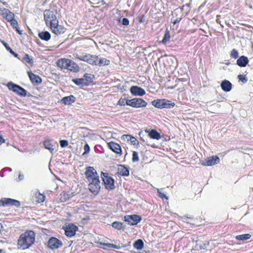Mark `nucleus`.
Returning <instances> with one entry per match:
<instances>
[{"instance_id":"obj_12","label":"nucleus","mask_w":253,"mask_h":253,"mask_svg":"<svg viewBox=\"0 0 253 253\" xmlns=\"http://www.w3.org/2000/svg\"><path fill=\"white\" fill-rule=\"evenodd\" d=\"M84 174L87 180L99 178L96 170L92 167H87L86 168Z\"/></svg>"},{"instance_id":"obj_21","label":"nucleus","mask_w":253,"mask_h":253,"mask_svg":"<svg viewBox=\"0 0 253 253\" xmlns=\"http://www.w3.org/2000/svg\"><path fill=\"white\" fill-rule=\"evenodd\" d=\"M75 97L74 95H71L70 96H65L62 98V99L61 100V102L65 105H69L75 102Z\"/></svg>"},{"instance_id":"obj_41","label":"nucleus","mask_w":253,"mask_h":253,"mask_svg":"<svg viewBox=\"0 0 253 253\" xmlns=\"http://www.w3.org/2000/svg\"><path fill=\"white\" fill-rule=\"evenodd\" d=\"M174 14H176V16L177 15V14H176V11H175L173 12V13L172 14L173 16L171 19L172 23L173 24H175L177 23H179L181 21V20L182 19V15H180L179 17H175L174 16Z\"/></svg>"},{"instance_id":"obj_22","label":"nucleus","mask_w":253,"mask_h":253,"mask_svg":"<svg viewBox=\"0 0 253 253\" xmlns=\"http://www.w3.org/2000/svg\"><path fill=\"white\" fill-rule=\"evenodd\" d=\"M249 63V59L247 56L242 55L237 60V64L241 67H246Z\"/></svg>"},{"instance_id":"obj_40","label":"nucleus","mask_w":253,"mask_h":253,"mask_svg":"<svg viewBox=\"0 0 253 253\" xmlns=\"http://www.w3.org/2000/svg\"><path fill=\"white\" fill-rule=\"evenodd\" d=\"M170 36L169 31L167 29L164 37L162 40V42L164 44H166L170 40Z\"/></svg>"},{"instance_id":"obj_31","label":"nucleus","mask_w":253,"mask_h":253,"mask_svg":"<svg viewBox=\"0 0 253 253\" xmlns=\"http://www.w3.org/2000/svg\"><path fill=\"white\" fill-rule=\"evenodd\" d=\"M110 60L107 59L106 58H103L100 59L99 60H96L95 65L99 66L108 65L110 64Z\"/></svg>"},{"instance_id":"obj_13","label":"nucleus","mask_w":253,"mask_h":253,"mask_svg":"<svg viewBox=\"0 0 253 253\" xmlns=\"http://www.w3.org/2000/svg\"><path fill=\"white\" fill-rule=\"evenodd\" d=\"M62 245V242L55 237L50 238L47 242L48 247L52 250L57 249L61 247Z\"/></svg>"},{"instance_id":"obj_24","label":"nucleus","mask_w":253,"mask_h":253,"mask_svg":"<svg viewBox=\"0 0 253 253\" xmlns=\"http://www.w3.org/2000/svg\"><path fill=\"white\" fill-rule=\"evenodd\" d=\"M71 62V60L69 59L62 58L57 61V65L58 67L61 69H67V65Z\"/></svg>"},{"instance_id":"obj_9","label":"nucleus","mask_w":253,"mask_h":253,"mask_svg":"<svg viewBox=\"0 0 253 253\" xmlns=\"http://www.w3.org/2000/svg\"><path fill=\"white\" fill-rule=\"evenodd\" d=\"M220 163V159L217 156H212L208 157L201 162V165L204 166H212Z\"/></svg>"},{"instance_id":"obj_38","label":"nucleus","mask_w":253,"mask_h":253,"mask_svg":"<svg viewBox=\"0 0 253 253\" xmlns=\"http://www.w3.org/2000/svg\"><path fill=\"white\" fill-rule=\"evenodd\" d=\"M251 237L250 234H245L236 236L235 238L238 240L245 241L249 239Z\"/></svg>"},{"instance_id":"obj_52","label":"nucleus","mask_w":253,"mask_h":253,"mask_svg":"<svg viewBox=\"0 0 253 253\" xmlns=\"http://www.w3.org/2000/svg\"><path fill=\"white\" fill-rule=\"evenodd\" d=\"M157 192L159 194V197L162 199H168V197L165 194L162 193L159 189H157Z\"/></svg>"},{"instance_id":"obj_55","label":"nucleus","mask_w":253,"mask_h":253,"mask_svg":"<svg viewBox=\"0 0 253 253\" xmlns=\"http://www.w3.org/2000/svg\"><path fill=\"white\" fill-rule=\"evenodd\" d=\"M24 175L22 173L19 172V175H18V181L22 180L24 179Z\"/></svg>"},{"instance_id":"obj_48","label":"nucleus","mask_w":253,"mask_h":253,"mask_svg":"<svg viewBox=\"0 0 253 253\" xmlns=\"http://www.w3.org/2000/svg\"><path fill=\"white\" fill-rule=\"evenodd\" d=\"M129 141L131 144L134 145L138 144V141L133 136H130Z\"/></svg>"},{"instance_id":"obj_54","label":"nucleus","mask_w":253,"mask_h":253,"mask_svg":"<svg viewBox=\"0 0 253 253\" xmlns=\"http://www.w3.org/2000/svg\"><path fill=\"white\" fill-rule=\"evenodd\" d=\"M187 218H192V217H187L186 216H184L183 217H181V219L182 220V222H183V223H190L189 222H188L187 220Z\"/></svg>"},{"instance_id":"obj_32","label":"nucleus","mask_w":253,"mask_h":253,"mask_svg":"<svg viewBox=\"0 0 253 253\" xmlns=\"http://www.w3.org/2000/svg\"><path fill=\"white\" fill-rule=\"evenodd\" d=\"M73 82L77 85L87 86L88 85V83L84 81L83 78L81 79H75Z\"/></svg>"},{"instance_id":"obj_10","label":"nucleus","mask_w":253,"mask_h":253,"mask_svg":"<svg viewBox=\"0 0 253 253\" xmlns=\"http://www.w3.org/2000/svg\"><path fill=\"white\" fill-rule=\"evenodd\" d=\"M20 203L19 201L10 198H2L0 200V206L6 207L8 206H14L19 207Z\"/></svg>"},{"instance_id":"obj_58","label":"nucleus","mask_w":253,"mask_h":253,"mask_svg":"<svg viewBox=\"0 0 253 253\" xmlns=\"http://www.w3.org/2000/svg\"><path fill=\"white\" fill-rule=\"evenodd\" d=\"M205 248H206V244H204V246L200 247V249H204Z\"/></svg>"},{"instance_id":"obj_56","label":"nucleus","mask_w":253,"mask_h":253,"mask_svg":"<svg viewBox=\"0 0 253 253\" xmlns=\"http://www.w3.org/2000/svg\"><path fill=\"white\" fill-rule=\"evenodd\" d=\"M220 17V15H217L216 19V22L217 23L219 24L221 26L223 27V26L220 23V21L219 19V17Z\"/></svg>"},{"instance_id":"obj_42","label":"nucleus","mask_w":253,"mask_h":253,"mask_svg":"<svg viewBox=\"0 0 253 253\" xmlns=\"http://www.w3.org/2000/svg\"><path fill=\"white\" fill-rule=\"evenodd\" d=\"M9 22H10L11 26L13 28L15 29L16 31L18 33H19L20 34H21V33L19 30V28L18 27V23H17V20L16 19H15L14 18L13 19H12L11 21H9Z\"/></svg>"},{"instance_id":"obj_28","label":"nucleus","mask_w":253,"mask_h":253,"mask_svg":"<svg viewBox=\"0 0 253 253\" xmlns=\"http://www.w3.org/2000/svg\"><path fill=\"white\" fill-rule=\"evenodd\" d=\"M43 144L46 149L48 150L51 153H52L54 150V146L52 144L51 140L47 139L43 142Z\"/></svg>"},{"instance_id":"obj_17","label":"nucleus","mask_w":253,"mask_h":253,"mask_svg":"<svg viewBox=\"0 0 253 253\" xmlns=\"http://www.w3.org/2000/svg\"><path fill=\"white\" fill-rule=\"evenodd\" d=\"M50 27L52 32L57 35L63 34L66 31V29L63 26L58 24V21L57 22V24L51 25Z\"/></svg>"},{"instance_id":"obj_49","label":"nucleus","mask_w":253,"mask_h":253,"mask_svg":"<svg viewBox=\"0 0 253 253\" xmlns=\"http://www.w3.org/2000/svg\"><path fill=\"white\" fill-rule=\"evenodd\" d=\"M127 100L128 99H126L125 98H121L118 102V104L121 106H124L125 104H126V102L127 101Z\"/></svg>"},{"instance_id":"obj_46","label":"nucleus","mask_w":253,"mask_h":253,"mask_svg":"<svg viewBox=\"0 0 253 253\" xmlns=\"http://www.w3.org/2000/svg\"><path fill=\"white\" fill-rule=\"evenodd\" d=\"M238 79L244 84L246 83L248 81V78L246 75H239L238 76Z\"/></svg>"},{"instance_id":"obj_36","label":"nucleus","mask_w":253,"mask_h":253,"mask_svg":"<svg viewBox=\"0 0 253 253\" xmlns=\"http://www.w3.org/2000/svg\"><path fill=\"white\" fill-rule=\"evenodd\" d=\"M94 77L93 75L90 74H85L84 75L83 79L84 80V81L88 83V84L89 83L93 82Z\"/></svg>"},{"instance_id":"obj_18","label":"nucleus","mask_w":253,"mask_h":253,"mask_svg":"<svg viewBox=\"0 0 253 253\" xmlns=\"http://www.w3.org/2000/svg\"><path fill=\"white\" fill-rule=\"evenodd\" d=\"M131 93L134 96H142L145 94L144 89L138 86H132L130 88Z\"/></svg>"},{"instance_id":"obj_5","label":"nucleus","mask_w":253,"mask_h":253,"mask_svg":"<svg viewBox=\"0 0 253 253\" xmlns=\"http://www.w3.org/2000/svg\"><path fill=\"white\" fill-rule=\"evenodd\" d=\"M88 182V189L94 195L98 194L100 189V181L99 178L87 180Z\"/></svg>"},{"instance_id":"obj_15","label":"nucleus","mask_w":253,"mask_h":253,"mask_svg":"<svg viewBox=\"0 0 253 253\" xmlns=\"http://www.w3.org/2000/svg\"><path fill=\"white\" fill-rule=\"evenodd\" d=\"M78 229V227L73 224H69L65 227V234L69 237L74 236Z\"/></svg>"},{"instance_id":"obj_7","label":"nucleus","mask_w":253,"mask_h":253,"mask_svg":"<svg viewBox=\"0 0 253 253\" xmlns=\"http://www.w3.org/2000/svg\"><path fill=\"white\" fill-rule=\"evenodd\" d=\"M126 105L134 108H140L146 107L147 103L143 99L140 98H135L132 99L127 100L126 102Z\"/></svg>"},{"instance_id":"obj_30","label":"nucleus","mask_w":253,"mask_h":253,"mask_svg":"<svg viewBox=\"0 0 253 253\" xmlns=\"http://www.w3.org/2000/svg\"><path fill=\"white\" fill-rule=\"evenodd\" d=\"M23 62L28 64L31 67L34 64V60L28 54H25L22 60Z\"/></svg>"},{"instance_id":"obj_1","label":"nucleus","mask_w":253,"mask_h":253,"mask_svg":"<svg viewBox=\"0 0 253 253\" xmlns=\"http://www.w3.org/2000/svg\"><path fill=\"white\" fill-rule=\"evenodd\" d=\"M35 241V233L32 230H28L22 234L17 242V247L21 250L29 249Z\"/></svg>"},{"instance_id":"obj_8","label":"nucleus","mask_w":253,"mask_h":253,"mask_svg":"<svg viewBox=\"0 0 253 253\" xmlns=\"http://www.w3.org/2000/svg\"><path fill=\"white\" fill-rule=\"evenodd\" d=\"M7 86L9 90L13 91L20 96H25L26 95L25 89L18 85L14 84L12 82H9L7 84Z\"/></svg>"},{"instance_id":"obj_14","label":"nucleus","mask_w":253,"mask_h":253,"mask_svg":"<svg viewBox=\"0 0 253 253\" xmlns=\"http://www.w3.org/2000/svg\"><path fill=\"white\" fill-rule=\"evenodd\" d=\"M0 14L8 22L14 18V14L8 9L0 7Z\"/></svg>"},{"instance_id":"obj_60","label":"nucleus","mask_w":253,"mask_h":253,"mask_svg":"<svg viewBox=\"0 0 253 253\" xmlns=\"http://www.w3.org/2000/svg\"><path fill=\"white\" fill-rule=\"evenodd\" d=\"M2 228V224L0 223V231L1 230V228Z\"/></svg>"},{"instance_id":"obj_35","label":"nucleus","mask_w":253,"mask_h":253,"mask_svg":"<svg viewBox=\"0 0 253 253\" xmlns=\"http://www.w3.org/2000/svg\"><path fill=\"white\" fill-rule=\"evenodd\" d=\"M144 243L142 240L139 239L136 241L133 244V247L138 250H141L143 248Z\"/></svg>"},{"instance_id":"obj_3","label":"nucleus","mask_w":253,"mask_h":253,"mask_svg":"<svg viewBox=\"0 0 253 253\" xmlns=\"http://www.w3.org/2000/svg\"><path fill=\"white\" fill-rule=\"evenodd\" d=\"M44 19L45 20L46 25L48 26L54 25L57 24L58 20L54 12L49 9H46L44 11L43 13Z\"/></svg>"},{"instance_id":"obj_43","label":"nucleus","mask_w":253,"mask_h":253,"mask_svg":"<svg viewBox=\"0 0 253 253\" xmlns=\"http://www.w3.org/2000/svg\"><path fill=\"white\" fill-rule=\"evenodd\" d=\"M112 226L115 229L120 230L122 228L123 223L120 222L115 221L112 223Z\"/></svg>"},{"instance_id":"obj_25","label":"nucleus","mask_w":253,"mask_h":253,"mask_svg":"<svg viewBox=\"0 0 253 253\" xmlns=\"http://www.w3.org/2000/svg\"><path fill=\"white\" fill-rule=\"evenodd\" d=\"M60 200L62 202L70 200L73 196V193L71 192H63L60 194Z\"/></svg>"},{"instance_id":"obj_2","label":"nucleus","mask_w":253,"mask_h":253,"mask_svg":"<svg viewBox=\"0 0 253 253\" xmlns=\"http://www.w3.org/2000/svg\"><path fill=\"white\" fill-rule=\"evenodd\" d=\"M152 104L154 107L163 109V108H171L175 106L174 102L166 99H157L154 100L152 102Z\"/></svg>"},{"instance_id":"obj_6","label":"nucleus","mask_w":253,"mask_h":253,"mask_svg":"<svg viewBox=\"0 0 253 253\" xmlns=\"http://www.w3.org/2000/svg\"><path fill=\"white\" fill-rule=\"evenodd\" d=\"M101 177L105 188L108 190L115 188L114 180L108 173L101 172Z\"/></svg>"},{"instance_id":"obj_61","label":"nucleus","mask_w":253,"mask_h":253,"mask_svg":"<svg viewBox=\"0 0 253 253\" xmlns=\"http://www.w3.org/2000/svg\"><path fill=\"white\" fill-rule=\"evenodd\" d=\"M2 251V250H0V253H1Z\"/></svg>"},{"instance_id":"obj_45","label":"nucleus","mask_w":253,"mask_h":253,"mask_svg":"<svg viewBox=\"0 0 253 253\" xmlns=\"http://www.w3.org/2000/svg\"><path fill=\"white\" fill-rule=\"evenodd\" d=\"M238 55H239V53H238V51L236 49H233L231 50V53H230V56L231 58H234V59H236L238 58Z\"/></svg>"},{"instance_id":"obj_47","label":"nucleus","mask_w":253,"mask_h":253,"mask_svg":"<svg viewBox=\"0 0 253 253\" xmlns=\"http://www.w3.org/2000/svg\"><path fill=\"white\" fill-rule=\"evenodd\" d=\"M139 157L138 153L136 151H133L132 153V161L133 162H137L139 161Z\"/></svg>"},{"instance_id":"obj_20","label":"nucleus","mask_w":253,"mask_h":253,"mask_svg":"<svg viewBox=\"0 0 253 253\" xmlns=\"http://www.w3.org/2000/svg\"><path fill=\"white\" fill-rule=\"evenodd\" d=\"M108 145L109 148L115 153L119 154H122L121 147L119 144L111 141L108 143Z\"/></svg>"},{"instance_id":"obj_44","label":"nucleus","mask_w":253,"mask_h":253,"mask_svg":"<svg viewBox=\"0 0 253 253\" xmlns=\"http://www.w3.org/2000/svg\"><path fill=\"white\" fill-rule=\"evenodd\" d=\"M119 22L124 26H127L129 23L128 19L126 18H120L119 20Z\"/></svg>"},{"instance_id":"obj_50","label":"nucleus","mask_w":253,"mask_h":253,"mask_svg":"<svg viewBox=\"0 0 253 253\" xmlns=\"http://www.w3.org/2000/svg\"><path fill=\"white\" fill-rule=\"evenodd\" d=\"M60 145L62 148L66 147L68 145V142L66 140H61L60 141Z\"/></svg>"},{"instance_id":"obj_34","label":"nucleus","mask_w":253,"mask_h":253,"mask_svg":"<svg viewBox=\"0 0 253 253\" xmlns=\"http://www.w3.org/2000/svg\"><path fill=\"white\" fill-rule=\"evenodd\" d=\"M149 136L150 138L159 140L161 138L160 134L154 129H152L149 133Z\"/></svg>"},{"instance_id":"obj_37","label":"nucleus","mask_w":253,"mask_h":253,"mask_svg":"<svg viewBox=\"0 0 253 253\" xmlns=\"http://www.w3.org/2000/svg\"><path fill=\"white\" fill-rule=\"evenodd\" d=\"M35 195L38 203H41L45 200V196L43 194L40 193L39 191H37Z\"/></svg>"},{"instance_id":"obj_19","label":"nucleus","mask_w":253,"mask_h":253,"mask_svg":"<svg viewBox=\"0 0 253 253\" xmlns=\"http://www.w3.org/2000/svg\"><path fill=\"white\" fill-rule=\"evenodd\" d=\"M29 77L33 84H38L42 83V80L40 77L33 74L31 71L27 72Z\"/></svg>"},{"instance_id":"obj_23","label":"nucleus","mask_w":253,"mask_h":253,"mask_svg":"<svg viewBox=\"0 0 253 253\" xmlns=\"http://www.w3.org/2000/svg\"><path fill=\"white\" fill-rule=\"evenodd\" d=\"M220 86L223 91L229 92L231 90L232 85L229 81L225 80L222 82Z\"/></svg>"},{"instance_id":"obj_4","label":"nucleus","mask_w":253,"mask_h":253,"mask_svg":"<svg viewBox=\"0 0 253 253\" xmlns=\"http://www.w3.org/2000/svg\"><path fill=\"white\" fill-rule=\"evenodd\" d=\"M74 56L77 59L81 61L86 62L91 65H95L96 60H97L98 56L89 54H83L82 55H79L78 54H74Z\"/></svg>"},{"instance_id":"obj_16","label":"nucleus","mask_w":253,"mask_h":253,"mask_svg":"<svg viewBox=\"0 0 253 253\" xmlns=\"http://www.w3.org/2000/svg\"><path fill=\"white\" fill-rule=\"evenodd\" d=\"M212 101L207 102L204 106L206 110L212 113H215V112L218 109L220 105L217 103H212Z\"/></svg>"},{"instance_id":"obj_51","label":"nucleus","mask_w":253,"mask_h":253,"mask_svg":"<svg viewBox=\"0 0 253 253\" xmlns=\"http://www.w3.org/2000/svg\"><path fill=\"white\" fill-rule=\"evenodd\" d=\"M84 152L83 153V155H84L86 154H87L89 153L90 151V147L88 144L86 143L84 146Z\"/></svg>"},{"instance_id":"obj_39","label":"nucleus","mask_w":253,"mask_h":253,"mask_svg":"<svg viewBox=\"0 0 253 253\" xmlns=\"http://www.w3.org/2000/svg\"><path fill=\"white\" fill-rule=\"evenodd\" d=\"M2 42L3 45L5 46V48L8 51H9L11 54H12L14 57H17L18 59H20L18 57V54L12 50V49L10 48L8 43L5 42L4 41H2Z\"/></svg>"},{"instance_id":"obj_53","label":"nucleus","mask_w":253,"mask_h":253,"mask_svg":"<svg viewBox=\"0 0 253 253\" xmlns=\"http://www.w3.org/2000/svg\"><path fill=\"white\" fill-rule=\"evenodd\" d=\"M130 136L128 134H124L122 136V138L124 140H126L127 141H129L130 139Z\"/></svg>"},{"instance_id":"obj_27","label":"nucleus","mask_w":253,"mask_h":253,"mask_svg":"<svg viewBox=\"0 0 253 253\" xmlns=\"http://www.w3.org/2000/svg\"><path fill=\"white\" fill-rule=\"evenodd\" d=\"M118 172L122 176H128L129 175L128 169L123 165H120L119 167Z\"/></svg>"},{"instance_id":"obj_59","label":"nucleus","mask_w":253,"mask_h":253,"mask_svg":"<svg viewBox=\"0 0 253 253\" xmlns=\"http://www.w3.org/2000/svg\"><path fill=\"white\" fill-rule=\"evenodd\" d=\"M2 4L6 6H7L8 4L6 2H2Z\"/></svg>"},{"instance_id":"obj_11","label":"nucleus","mask_w":253,"mask_h":253,"mask_svg":"<svg viewBox=\"0 0 253 253\" xmlns=\"http://www.w3.org/2000/svg\"><path fill=\"white\" fill-rule=\"evenodd\" d=\"M141 220V217L136 214L126 215L124 217V220L127 222L128 224L131 225H136L140 222Z\"/></svg>"},{"instance_id":"obj_57","label":"nucleus","mask_w":253,"mask_h":253,"mask_svg":"<svg viewBox=\"0 0 253 253\" xmlns=\"http://www.w3.org/2000/svg\"><path fill=\"white\" fill-rule=\"evenodd\" d=\"M4 142V139L1 136V135H0V145Z\"/></svg>"},{"instance_id":"obj_33","label":"nucleus","mask_w":253,"mask_h":253,"mask_svg":"<svg viewBox=\"0 0 253 253\" xmlns=\"http://www.w3.org/2000/svg\"><path fill=\"white\" fill-rule=\"evenodd\" d=\"M101 248L103 249H118L120 248L118 247L117 245L111 244V243H100Z\"/></svg>"},{"instance_id":"obj_26","label":"nucleus","mask_w":253,"mask_h":253,"mask_svg":"<svg viewBox=\"0 0 253 253\" xmlns=\"http://www.w3.org/2000/svg\"><path fill=\"white\" fill-rule=\"evenodd\" d=\"M66 69L69 70L71 71L75 72H78L79 69V67L77 64L75 62L71 60V62L68 64Z\"/></svg>"},{"instance_id":"obj_29","label":"nucleus","mask_w":253,"mask_h":253,"mask_svg":"<svg viewBox=\"0 0 253 253\" xmlns=\"http://www.w3.org/2000/svg\"><path fill=\"white\" fill-rule=\"evenodd\" d=\"M38 36L42 40L45 41H49L51 37L50 33L47 31L40 32Z\"/></svg>"}]
</instances>
